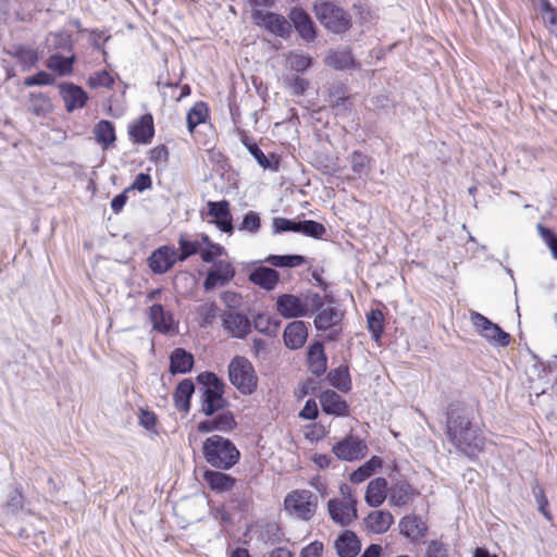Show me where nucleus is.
<instances>
[{"mask_svg":"<svg viewBox=\"0 0 557 557\" xmlns=\"http://www.w3.org/2000/svg\"><path fill=\"white\" fill-rule=\"evenodd\" d=\"M446 435L456 449L469 458L484 450L485 436L472 422L470 412L458 405H450L446 413Z\"/></svg>","mask_w":557,"mask_h":557,"instance_id":"1","label":"nucleus"},{"mask_svg":"<svg viewBox=\"0 0 557 557\" xmlns=\"http://www.w3.org/2000/svg\"><path fill=\"white\" fill-rule=\"evenodd\" d=\"M202 454L210 466L221 470L231 469L240 458V453L234 443L221 435L208 437L203 442Z\"/></svg>","mask_w":557,"mask_h":557,"instance_id":"2","label":"nucleus"},{"mask_svg":"<svg viewBox=\"0 0 557 557\" xmlns=\"http://www.w3.org/2000/svg\"><path fill=\"white\" fill-rule=\"evenodd\" d=\"M323 298L318 293H306L300 296L283 294L276 298V311L285 319L308 317L321 309Z\"/></svg>","mask_w":557,"mask_h":557,"instance_id":"3","label":"nucleus"},{"mask_svg":"<svg viewBox=\"0 0 557 557\" xmlns=\"http://www.w3.org/2000/svg\"><path fill=\"white\" fill-rule=\"evenodd\" d=\"M197 380L202 385L201 411L211 417L224 409L227 401L223 396L225 388L223 381L213 372L200 373Z\"/></svg>","mask_w":557,"mask_h":557,"instance_id":"4","label":"nucleus"},{"mask_svg":"<svg viewBox=\"0 0 557 557\" xmlns=\"http://www.w3.org/2000/svg\"><path fill=\"white\" fill-rule=\"evenodd\" d=\"M228 380L243 395H251L258 387V375L255 367L242 356L234 357L227 368Z\"/></svg>","mask_w":557,"mask_h":557,"instance_id":"5","label":"nucleus"},{"mask_svg":"<svg viewBox=\"0 0 557 557\" xmlns=\"http://www.w3.org/2000/svg\"><path fill=\"white\" fill-rule=\"evenodd\" d=\"M284 509L290 517L309 521L318 509V496L309 490H294L284 499Z\"/></svg>","mask_w":557,"mask_h":557,"instance_id":"6","label":"nucleus"},{"mask_svg":"<svg viewBox=\"0 0 557 557\" xmlns=\"http://www.w3.org/2000/svg\"><path fill=\"white\" fill-rule=\"evenodd\" d=\"M342 499L332 498L327 503V510L331 519L343 527L350 524L357 518V498L351 494L350 488L345 485L341 487Z\"/></svg>","mask_w":557,"mask_h":557,"instance_id":"7","label":"nucleus"},{"mask_svg":"<svg viewBox=\"0 0 557 557\" xmlns=\"http://www.w3.org/2000/svg\"><path fill=\"white\" fill-rule=\"evenodd\" d=\"M314 13L320 23L333 33L339 34L350 27L349 15L331 2L315 3Z\"/></svg>","mask_w":557,"mask_h":557,"instance_id":"8","label":"nucleus"},{"mask_svg":"<svg viewBox=\"0 0 557 557\" xmlns=\"http://www.w3.org/2000/svg\"><path fill=\"white\" fill-rule=\"evenodd\" d=\"M470 320L475 331L491 344L502 347L509 344V334L504 332L497 324L493 323L483 314L471 311Z\"/></svg>","mask_w":557,"mask_h":557,"instance_id":"9","label":"nucleus"},{"mask_svg":"<svg viewBox=\"0 0 557 557\" xmlns=\"http://www.w3.org/2000/svg\"><path fill=\"white\" fill-rule=\"evenodd\" d=\"M334 455L344 461H354L363 458L368 453V446L358 436L347 435L337 442L332 448Z\"/></svg>","mask_w":557,"mask_h":557,"instance_id":"10","label":"nucleus"},{"mask_svg":"<svg viewBox=\"0 0 557 557\" xmlns=\"http://www.w3.org/2000/svg\"><path fill=\"white\" fill-rule=\"evenodd\" d=\"M252 17L258 25L263 26L274 35L286 37L289 34V22L280 14L256 10L252 12Z\"/></svg>","mask_w":557,"mask_h":557,"instance_id":"11","label":"nucleus"},{"mask_svg":"<svg viewBox=\"0 0 557 557\" xmlns=\"http://www.w3.org/2000/svg\"><path fill=\"white\" fill-rule=\"evenodd\" d=\"M176 262V249L169 245L159 247L148 258L149 268L156 274L168 272Z\"/></svg>","mask_w":557,"mask_h":557,"instance_id":"12","label":"nucleus"},{"mask_svg":"<svg viewBox=\"0 0 557 557\" xmlns=\"http://www.w3.org/2000/svg\"><path fill=\"white\" fill-rule=\"evenodd\" d=\"M234 275V267L230 262L220 260L215 262L213 269L208 272L203 282V288L206 292H210L218 286H224L233 280Z\"/></svg>","mask_w":557,"mask_h":557,"instance_id":"13","label":"nucleus"},{"mask_svg":"<svg viewBox=\"0 0 557 557\" xmlns=\"http://www.w3.org/2000/svg\"><path fill=\"white\" fill-rule=\"evenodd\" d=\"M222 321L225 332L232 337L245 338L250 333L251 323L243 313L227 311L222 315Z\"/></svg>","mask_w":557,"mask_h":557,"instance_id":"14","label":"nucleus"},{"mask_svg":"<svg viewBox=\"0 0 557 557\" xmlns=\"http://www.w3.org/2000/svg\"><path fill=\"white\" fill-rule=\"evenodd\" d=\"M59 89L67 112L85 107L88 95L82 87L73 83H62L59 85Z\"/></svg>","mask_w":557,"mask_h":557,"instance_id":"15","label":"nucleus"},{"mask_svg":"<svg viewBox=\"0 0 557 557\" xmlns=\"http://www.w3.org/2000/svg\"><path fill=\"white\" fill-rule=\"evenodd\" d=\"M320 404L323 412L336 417H346L349 414V406L347 401L336 392L332 389L324 391L320 395Z\"/></svg>","mask_w":557,"mask_h":557,"instance_id":"16","label":"nucleus"},{"mask_svg":"<svg viewBox=\"0 0 557 557\" xmlns=\"http://www.w3.org/2000/svg\"><path fill=\"white\" fill-rule=\"evenodd\" d=\"M209 214L214 218L215 225L224 233L233 232V218L226 200L209 201Z\"/></svg>","mask_w":557,"mask_h":557,"instance_id":"17","label":"nucleus"},{"mask_svg":"<svg viewBox=\"0 0 557 557\" xmlns=\"http://www.w3.org/2000/svg\"><path fill=\"white\" fill-rule=\"evenodd\" d=\"M308 338V329L304 321H293L287 324L283 333L284 344L287 348L296 350L301 348Z\"/></svg>","mask_w":557,"mask_h":557,"instance_id":"18","label":"nucleus"},{"mask_svg":"<svg viewBox=\"0 0 557 557\" xmlns=\"http://www.w3.org/2000/svg\"><path fill=\"white\" fill-rule=\"evenodd\" d=\"M289 18L302 39L311 41L315 38L317 34L313 22L305 10L294 8L289 13Z\"/></svg>","mask_w":557,"mask_h":557,"instance_id":"19","label":"nucleus"},{"mask_svg":"<svg viewBox=\"0 0 557 557\" xmlns=\"http://www.w3.org/2000/svg\"><path fill=\"white\" fill-rule=\"evenodd\" d=\"M154 135L153 120L150 114L143 115L129 127V136L136 144H149Z\"/></svg>","mask_w":557,"mask_h":557,"instance_id":"20","label":"nucleus"},{"mask_svg":"<svg viewBox=\"0 0 557 557\" xmlns=\"http://www.w3.org/2000/svg\"><path fill=\"white\" fill-rule=\"evenodd\" d=\"M249 281L260 288L270 292L276 287L280 274L272 268L261 265L249 273Z\"/></svg>","mask_w":557,"mask_h":557,"instance_id":"21","label":"nucleus"},{"mask_svg":"<svg viewBox=\"0 0 557 557\" xmlns=\"http://www.w3.org/2000/svg\"><path fill=\"white\" fill-rule=\"evenodd\" d=\"M149 318L154 330L160 333L169 334L175 331V322L171 312L157 304L150 307Z\"/></svg>","mask_w":557,"mask_h":557,"instance_id":"22","label":"nucleus"},{"mask_svg":"<svg viewBox=\"0 0 557 557\" xmlns=\"http://www.w3.org/2000/svg\"><path fill=\"white\" fill-rule=\"evenodd\" d=\"M334 545L339 557H356L361 549V543L358 536L350 530H346L339 534Z\"/></svg>","mask_w":557,"mask_h":557,"instance_id":"23","label":"nucleus"},{"mask_svg":"<svg viewBox=\"0 0 557 557\" xmlns=\"http://www.w3.org/2000/svg\"><path fill=\"white\" fill-rule=\"evenodd\" d=\"M399 530L404 536L412 541H418L425 536L428 527L420 517L409 515L400 519Z\"/></svg>","mask_w":557,"mask_h":557,"instance_id":"24","label":"nucleus"},{"mask_svg":"<svg viewBox=\"0 0 557 557\" xmlns=\"http://www.w3.org/2000/svg\"><path fill=\"white\" fill-rule=\"evenodd\" d=\"M388 496L387 481L384 478L371 480L367 486L364 500L370 507L381 506Z\"/></svg>","mask_w":557,"mask_h":557,"instance_id":"25","label":"nucleus"},{"mask_svg":"<svg viewBox=\"0 0 557 557\" xmlns=\"http://www.w3.org/2000/svg\"><path fill=\"white\" fill-rule=\"evenodd\" d=\"M394 522L393 515L387 510H375L364 519L367 529L375 534L385 533Z\"/></svg>","mask_w":557,"mask_h":557,"instance_id":"26","label":"nucleus"},{"mask_svg":"<svg viewBox=\"0 0 557 557\" xmlns=\"http://www.w3.org/2000/svg\"><path fill=\"white\" fill-rule=\"evenodd\" d=\"M326 361L327 359L324 352V348L320 342H315L309 346L308 364L312 374L315 376H321L324 374L327 369Z\"/></svg>","mask_w":557,"mask_h":557,"instance_id":"27","label":"nucleus"},{"mask_svg":"<svg viewBox=\"0 0 557 557\" xmlns=\"http://www.w3.org/2000/svg\"><path fill=\"white\" fill-rule=\"evenodd\" d=\"M343 317L344 313L334 307H322L318 310V314L314 318V326L319 331L335 327L341 323Z\"/></svg>","mask_w":557,"mask_h":557,"instance_id":"28","label":"nucleus"},{"mask_svg":"<svg viewBox=\"0 0 557 557\" xmlns=\"http://www.w3.org/2000/svg\"><path fill=\"white\" fill-rule=\"evenodd\" d=\"M194 367V356L183 348H175L170 356V371L172 374L188 373Z\"/></svg>","mask_w":557,"mask_h":557,"instance_id":"29","label":"nucleus"},{"mask_svg":"<svg viewBox=\"0 0 557 557\" xmlns=\"http://www.w3.org/2000/svg\"><path fill=\"white\" fill-rule=\"evenodd\" d=\"M178 248L176 249V257L178 262L187 260L189 257L200 252L202 247V234L200 239L193 238L187 234H181L177 240Z\"/></svg>","mask_w":557,"mask_h":557,"instance_id":"30","label":"nucleus"},{"mask_svg":"<svg viewBox=\"0 0 557 557\" xmlns=\"http://www.w3.org/2000/svg\"><path fill=\"white\" fill-rule=\"evenodd\" d=\"M242 141L262 169L272 171L278 170V159L275 157V154L267 157L263 153V151L259 148V146L256 143L250 141L246 136L243 138Z\"/></svg>","mask_w":557,"mask_h":557,"instance_id":"31","label":"nucleus"},{"mask_svg":"<svg viewBox=\"0 0 557 557\" xmlns=\"http://www.w3.org/2000/svg\"><path fill=\"white\" fill-rule=\"evenodd\" d=\"M76 58L75 54L63 57L59 53H53L46 60V66L57 73L59 76H67L73 73V65Z\"/></svg>","mask_w":557,"mask_h":557,"instance_id":"32","label":"nucleus"},{"mask_svg":"<svg viewBox=\"0 0 557 557\" xmlns=\"http://www.w3.org/2000/svg\"><path fill=\"white\" fill-rule=\"evenodd\" d=\"M195 392V385L191 380L185 379L178 383L174 392L175 407L180 411L188 412L190 409V398Z\"/></svg>","mask_w":557,"mask_h":557,"instance_id":"33","label":"nucleus"},{"mask_svg":"<svg viewBox=\"0 0 557 557\" xmlns=\"http://www.w3.org/2000/svg\"><path fill=\"white\" fill-rule=\"evenodd\" d=\"M208 485L216 492H225L235 485V478L220 471L207 470L203 474Z\"/></svg>","mask_w":557,"mask_h":557,"instance_id":"34","label":"nucleus"},{"mask_svg":"<svg viewBox=\"0 0 557 557\" xmlns=\"http://www.w3.org/2000/svg\"><path fill=\"white\" fill-rule=\"evenodd\" d=\"M325 64L335 70H347L357 66L351 52L346 49L330 52L325 58Z\"/></svg>","mask_w":557,"mask_h":557,"instance_id":"35","label":"nucleus"},{"mask_svg":"<svg viewBox=\"0 0 557 557\" xmlns=\"http://www.w3.org/2000/svg\"><path fill=\"white\" fill-rule=\"evenodd\" d=\"M413 496V488L407 482L394 484L388 490V499L392 506L401 507L406 505Z\"/></svg>","mask_w":557,"mask_h":557,"instance_id":"36","label":"nucleus"},{"mask_svg":"<svg viewBox=\"0 0 557 557\" xmlns=\"http://www.w3.org/2000/svg\"><path fill=\"white\" fill-rule=\"evenodd\" d=\"M46 42L49 51H72L73 48L72 35L67 30L50 33Z\"/></svg>","mask_w":557,"mask_h":557,"instance_id":"37","label":"nucleus"},{"mask_svg":"<svg viewBox=\"0 0 557 557\" xmlns=\"http://www.w3.org/2000/svg\"><path fill=\"white\" fill-rule=\"evenodd\" d=\"M327 379L330 384L343 393L351 389V379L347 366H339L329 372Z\"/></svg>","mask_w":557,"mask_h":557,"instance_id":"38","label":"nucleus"},{"mask_svg":"<svg viewBox=\"0 0 557 557\" xmlns=\"http://www.w3.org/2000/svg\"><path fill=\"white\" fill-rule=\"evenodd\" d=\"M382 467V459L377 456L371 457L357 470L350 474V481L354 484H359L369 479L377 469Z\"/></svg>","mask_w":557,"mask_h":557,"instance_id":"39","label":"nucleus"},{"mask_svg":"<svg viewBox=\"0 0 557 557\" xmlns=\"http://www.w3.org/2000/svg\"><path fill=\"white\" fill-rule=\"evenodd\" d=\"M94 134L96 140L101 144L103 148H108L116 139L114 125L107 120H101L96 124Z\"/></svg>","mask_w":557,"mask_h":557,"instance_id":"40","label":"nucleus"},{"mask_svg":"<svg viewBox=\"0 0 557 557\" xmlns=\"http://www.w3.org/2000/svg\"><path fill=\"white\" fill-rule=\"evenodd\" d=\"M28 109L38 116L46 115L52 109L50 98L44 92H30Z\"/></svg>","mask_w":557,"mask_h":557,"instance_id":"41","label":"nucleus"},{"mask_svg":"<svg viewBox=\"0 0 557 557\" xmlns=\"http://www.w3.org/2000/svg\"><path fill=\"white\" fill-rule=\"evenodd\" d=\"M12 57L21 64L24 70H29L38 61V53L35 49L26 46H17L12 52Z\"/></svg>","mask_w":557,"mask_h":557,"instance_id":"42","label":"nucleus"},{"mask_svg":"<svg viewBox=\"0 0 557 557\" xmlns=\"http://www.w3.org/2000/svg\"><path fill=\"white\" fill-rule=\"evenodd\" d=\"M264 261L276 268H297L302 265L306 259L300 255H270Z\"/></svg>","mask_w":557,"mask_h":557,"instance_id":"43","label":"nucleus"},{"mask_svg":"<svg viewBox=\"0 0 557 557\" xmlns=\"http://www.w3.org/2000/svg\"><path fill=\"white\" fill-rule=\"evenodd\" d=\"M255 329L265 335L276 336L280 329V321L268 314L259 313L253 319Z\"/></svg>","mask_w":557,"mask_h":557,"instance_id":"44","label":"nucleus"},{"mask_svg":"<svg viewBox=\"0 0 557 557\" xmlns=\"http://www.w3.org/2000/svg\"><path fill=\"white\" fill-rule=\"evenodd\" d=\"M208 116V108L203 102H197L187 112L186 122L187 128L190 133L194 132L196 126L203 123Z\"/></svg>","mask_w":557,"mask_h":557,"instance_id":"45","label":"nucleus"},{"mask_svg":"<svg viewBox=\"0 0 557 557\" xmlns=\"http://www.w3.org/2000/svg\"><path fill=\"white\" fill-rule=\"evenodd\" d=\"M298 233L315 239L322 238L326 233L325 226L313 220L298 221Z\"/></svg>","mask_w":557,"mask_h":557,"instance_id":"46","label":"nucleus"},{"mask_svg":"<svg viewBox=\"0 0 557 557\" xmlns=\"http://www.w3.org/2000/svg\"><path fill=\"white\" fill-rule=\"evenodd\" d=\"M202 245L207 247L200 250V257L207 263L213 262L224 251V248L219 244L212 243L207 234H202Z\"/></svg>","mask_w":557,"mask_h":557,"instance_id":"47","label":"nucleus"},{"mask_svg":"<svg viewBox=\"0 0 557 557\" xmlns=\"http://www.w3.org/2000/svg\"><path fill=\"white\" fill-rule=\"evenodd\" d=\"M368 330L372 334V337L377 341L384 331L383 326V313L380 310H372L368 317Z\"/></svg>","mask_w":557,"mask_h":557,"instance_id":"48","label":"nucleus"},{"mask_svg":"<svg viewBox=\"0 0 557 557\" xmlns=\"http://www.w3.org/2000/svg\"><path fill=\"white\" fill-rule=\"evenodd\" d=\"M542 18L549 32L557 38V10L547 0L542 1Z\"/></svg>","mask_w":557,"mask_h":557,"instance_id":"49","label":"nucleus"},{"mask_svg":"<svg viewBox=\"0 0 557 557\" xmlns=\"http://www.w3.org/2000/svg\"><path fill=\"white\" fill-rule=\"evenodd\" d=\"M350 164H351V170L359 177L366 176L369 173L370 160L366 154H363L359 151H355L350 156Z\"/></svg>","mask_w":557,"mask_h":557,"instance_id":"50","label":"nucleus"},{"mask_svg":"<svg viewBox=\"0 0 557 557\" xmlns=\"http://www.w3.org/2000/svg\"><path fill=\"white\" fill-rule=\"evenodd\" d=\"M283 82L285 87L295 96H302L309 86V82L307 79L295 74L286 75Z\"/></svg>","mask_w":557,"mask_h":557,"instance_id":"51","label":"nucleus"},{"mask_svg":"<svg viewBox=\"0 0 557 557\" xmlns=\"http://www.w3.org/2000/svg\"><path fill=\"white\" fill-rule=\"evenodd\" d=\"M216 305L214 302H206L197 308L199 325L207 327L212 324L216 315Z\"/></svg>","mask_w":557,"mask_h":557,"instance_id":"52","label":"nucleus"},{"mask_svg":"<svg viewBox=\"0 0 557 557\" xmlns=\"http://www.w3.org/2000/svg\"><path fill=\"white\" fill-rule=\"evenodd\" d=\"M218 414L213 417L216 431L228 432L236 426L234 414L230 410H220Z\"/></svg>","mask_w":557,"mask_h":557,"instance_id":"53","label":"nucleus"},{"mask_svg":"<svg viewBox=\"0 0 557 557\" xmlns=\"http://www.w3.org/2000/svg\"><path fill=\"white\" fill-rule=\"evenodd\" d=\"M287 65L295 72H304L311 65V58L300 52H290L287 57Z\"/></svg>","mask_w":557,"mask_h":557,"instance_id":"54","label":"nucleus"},{"mask_svg":"<svg viewBox=\"0 0 557 557\" xmlns=\"http://www.w3.org/2000/svg\"><path fill=\"white\" fill-rule=\"evenodd\" d=\"M88 84L92 88H98V87L110 88L113 86L114 79L108 71L103 70V71L94 73L89 77Z\"/></svg>","mask_w":557,"mask_h":557,"instance_id":"55","label":"nucleus"},{"mask_svg":"<svg viewBox=\"0 0 557 557\" xmlns=\"http://www.w3.org/2000/svg\"><path fill=\"white\" fill-rule=\"evenodd\" d=\"M261 221L260 216L255 211H249L244 215V219L238 226L239 231H247L249 233H257L260 230Z\"/></svg>","mask_w":557,"mask_h":557,"instance_id":"56","label":"nucleus"},{"mask_svg":"<svg viewBox=\"0 0 557 557\" xmlns=\"http://www.w3.org/2000/svg\"><path fill=\"white\" fill-rule=\"evenodd\" d=\"M55 78L50 73L45 71H40L35 75L28 76L24 79V85L26 87L33 86H49L54 83Z\"/></svg>","mask_w":557,"mask_h":557,"instance_id":"57","label":"nucleus"},{"mask_svg":"<svg viewBox=\"0 0 557 557\" xmlns=\"http://www.w3.org/2000/svg\"><path fill=\"white\" fill-rule=\"evenodd\" d=\"M273 234H280L283 232H295L298 233V222L286 219V218H274L273 223Z\"/></svg>","mask_w":557,"mask_h":557,"instance_id":"58","label":"nucleus"},{"mask_svg":"<svg viewBox=\"0 0 557 557\" xmlns=\"http://www.w3.org/2000/svg\"><path fill=\"white\" fill-rule=\"evenodd\" d=\"M539 230L543 240L548 246L553 257L557 259V236L554 234L553 231L541 225L539 226Z\"/></svg>","mask_w":557,"mask_h":557,"instance_id":"59","label":"nucleus"},{"mask_svg":"<svg viewBox=\"0 0 557 557\" xmlns=\"http://www.w3.org/2000/svg\"><path fill=\"white\" fill-rule=\"evenodd\" d=\"M7 509L11 512H16L23 507V496L22 493L15 488L11 492L10 498L7 502Z\"/></svg>","mask_w":557,"mask_h":557,"instance_id":"60","label":"nucleus"},{"mask_svg":"<svg viewBox=\"0 0 557 557\" xmlns=\"http://www.w3.org/2000/svg\"><path fill=\"white\" fill-rule=\"evenodd\" d=\"M426 557H448L445 545L438 541H432L426 548Z\"/></svg>","mask_w":557,"mask_h":557,"instance_id":"61","label":"nucleus"},{"mask_svg":"<svg viewBox=\"0 0 557 557\" xmlns=\"http://www.w3.org/2000/svg\"><path fill=\"white\" fill-rule=\"evenodd\" d=\"M318 406L314 399H308L299 412V417L307 420H314L318 417Z\"/></svg>","mask_w":557,"mask_h":557,"instance_id":"62","label":"nucleus"},{"mask_svg":"<svg viewBox=\"0 0 557 557\" xmlns=\"http://www.w3.org/2000/svg\"><path fill=\"white\" fill-rule=\"evenodd\" d=\"M322 552L323 544L314 541L301 549L299 557H321Z\"/></svg>","mask_w":557,"mask_h":557,"instance_id":"63","label":"nucleus"},{"mask_svg":"<svg viewBox=\"0 0 557 557\" xmlns=\"http://www.w3.org/2000/svg\"><path fill=\"white\" fill-rule=\"evenodd\" d=\"M151 185H152V181H151L150 175L145 174V173H139L135 177L131 188L136 189L138 191H144L146 189H149L151 187Z\"/></svg>","mask_w":557,"mask_h":557,"instance_id":"64","label":"nucleus"}]
</instances>
